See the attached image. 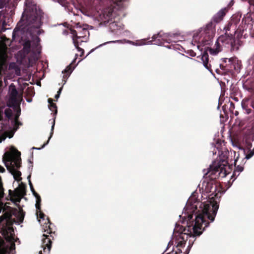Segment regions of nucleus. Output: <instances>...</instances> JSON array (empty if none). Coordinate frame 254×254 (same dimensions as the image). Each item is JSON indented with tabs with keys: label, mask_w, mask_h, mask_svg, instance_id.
Returning <instances> with one entry per match:
<instances>
[{
	"label": "nucleus",
	"mask_w": 254,
	"mask_h": 254,
	"mask_svg": "<svg viewBox=\"0 0 254 254\" xmlns=\"http://www.w3.org/2000/svg\"><path fill=\"white\" fill-rule=\"evenodd\" d=\"M4 171V168L0 166V173H3ZM9 194L10 195V200L18 208L11 209L6 204L0 202V213H2V215L0 216V233L6 240V242H0V254H14L15 252V243L17 240L14 237V229L11 223L9 222L12 213L16 218V220H14V222L17 225L23 222L25 215L22 209L18 205L24 194V190L18 188L13 191L9 190ZM3 194L4 189L0 177V199L3 196Z\"/></svg>",
	"instance_id": "obj_1"
},
{
	"label": "nucleus",
	"mask_w": 254,
	"mask_h": 254,
	"mask_svg": "<svg viewBox=\"0 0 254 254\" xmlns=\"http://www.w3.org/2000/svg\"><path fill=\"white\" fill-rule=\"evenodd\" d=\"M25 6L21 18L13 30L12 38L15 39L20 35L27 36L35 33L40 34L39 29L42 24L44 13L38 8L34 1H25Z\"/></svg>",
	"instance_id": "obj_2"
},
{
	"label": "nucleus",
	"mask_w": 254,
	"mask_h": 254,
	"mask_svg": "<svg viewBox=\"0 0 254 254\" xmlns=\"http://www.w3.org/2000/svg\"><path fill=\"white\" fill-rule=\"evenodd\" d=\"M202 205V213H199L196 216L192 231L187 235V240H189V243L190 246L195 240V237L200 235L204 228L207 227L208 224L205 223L204 219L207 218L211 222H213L218 209V206L216 204L211 203L204 202Z\"/></svg>",
	"instance_id": "obj_3"
},
{
	"label": "nucleus",
	"mask_w": 254,
	"mask_h": 254,
	"mask_svg": "<svg viewBox=\"0 0 254 254\" xmlns=\"http://www.w3.org/2000/svg\"><path fill=\"white\" fill-rule=\"evenodd\" d=\"M11 151L12 153L8 152L4 153L3 161L7 170L13 176L14 179L20 181L22 179L21 173L18 169L21 164L20 153L14 148H11Z\"/></svg>",
	"instance_id": "obj_4"
},
{
	"label": "nucleus",
	"mask_w": 254,
	"mask_h": 254,
	"mask_svg": "<svg viewBox=\"0 0 254 254\" xmlns=\"http://www.w3.org/2000/svg\"><path fill=\"white\" fill-rule=\"evenodd\" d=\"M45 214L40 212L39 213V222L41 223V220L44 221V223L43 225L44 232L46 233H44L43 235V236L45 237L44 239H43V252L46 254H49L51 247V241L50 239L48 238L49 236L47 235L48 234L51 233V230L50 229V221L48 218H45Z\"/></svg>",
	"instance_id": "obj_5"
},
{
	"label": "nucleus",
	"mask_w": 254,
	"mask_h": 254,
	"mask_svg": "<svg viewBox=\"0 0 254 254\" xmlns=\"http://www.w3.org/2000/svg\"><path fill=\"white\" fill-rule=\"evenodd\" d=\"M21 101H22V95L19 94L15 86L11 84L9 86L8 92V107H15Z\"/></svg>",
	"instance_id": "obj_6"
},
{
	"label": "nucleus",
	"mask_w": 254,
	"mask_h": 254,
	"mask_svg": "<svg viewBox=\"0 0 254 254\" xmlns=\"http://www.w3.org/2000/svg\"><path fill=\"white\" fill-rule=\"evenodd\" d=\"M145 40V39H142V40H137L136 41H132L130 40L124 39L123 40H115V41H108L107 42H105L102 44H100L99 46L97 47L95 49H96L100 47H102L103 46L106 45L107 44H109V43H118L123 44V43H126L132 45L134 46H144L145 45L151 44L152 42L151 41H148L147 43H146L144 42Z\"/></svg>",
	"instance_id": "obj_7"
},
{
	"label": "nucleus",
	"mask_w": 254,
	"mask_h": 254,
	"mask_svg": "<svg viewBox=\"0 0 254 254\" xmlns=\"http://www.w3.org/2000/svg\"><path fill=\"white\" fill-rule=\"evenodd\" d=\"M7 46L4 41H0V65L3 64L6 60Z\"/></svg>",
	"instance_id": "obj_8"
},
{
	"label": "nucleus",
	"mask_w": 254,
	"mask_h": 254,
	"mask_svg": "<svg viewBox=\"0 0 254 254\" xmlns=\"http://www.w3.org/2000/svg\"><path fill=\"white\" fill-rule=\"evenodd\" d=\"M114 11L112 9H106L103 12V16L104 17L105 20L104 21V23H100L99 24L100 26H102L103 25H106L109 21L114 17Z\"/></svg>",
	"instance_id": "obj_9"
},
{
	"label": "nucleus",
	"mask_w": 254,
	"mask_h": 254,
	"mask_svg": "<svg viewBox=\"0 0 254 254\" xmlns=\"http://www.w3.org/2000/svg\"><path fill=\"white\" fill-rule=\"evenodd\" d=\"M79 23L77 24V28H79V36H77V39L83 38L87 39L86 36L89 35V32L87 29L88 25H83V27H78Z\"/></svg>",
	"instance_id": "obj_10"
},
{
	"label": "nucleus",
	"mask_w": 254,
	"mask_h": 254,
	"mask_svg": "<svg viewBox=\"0 0 254 254\" xmlns=\"http://www.w3.org/2000/svg\"><path fill=\"white\" fill-rule=\"evenodd\" d=\"M225 11L226 8H223L221 9L216 14H215L213 17L214 21L216 23L220 22L226 14Z\"/></svg>",
	"instance_id": "obj_11"
},
{
	"label": "nucleus",
	"mask_w": 254,
	"mask_h": 254,
	"mask_svg": "<svg viewBox=\"0 0 254 254\" xmlns=\"http://www.w3.org/2000/svg\"><path fill=\"white\" fill-rule=\"evenodd\" d=\"M70 31H71V33L72 35V38L73 43L74 44L75 47L77 49V50L79 52H81V53L83 54V49H82L81 48H80L78 47L79 42H78V40L79 39H77V36H78L77 31L74 30H72V29L70 30Z\"/></svg>",
	"instance_id": "obj_12"
},
{
	"label": "nucleus",
	"mask_w": 254,
	"mask_h": 254,
	"mask_svg": "<svg viewBox=\"0 0 254 254\" xmlns=\"http://www.w3.org/2000/svg\"><path fill=\"white\" fill-rule=\"evenodd\" d=\"M201 60V61L202 62L204 67L206 69H207V70H208L209 71H210V70L207 65L208 62V55L206 51L204 52L202 54Z\"/></svg>",
	"instance_id": "obj_13"
},
{
	"label": "nucleus",
	"mask_w": 254,
	"mask_h": 254,
	"mask_svg": "<svg viewBox=\"0 0 254 254\" xmlns=\"http://www.w3.org/2000/svg\"><path fill=\"white\" fill-rule=\"evenodd\" d=\"M213 164L212 165H210L209 168L207 169L206 171L205 169L203 170V174L204 175H206L209 172H212V174L216 172L219 171V167H217L215 166L214 167H213Z\"/></svg>",
	"instance_id": "obj_14"
},
{
	"label": "nucleus",
	"mask_w": 254,
	"mask_h": 254,
	"mask_svg": "<svg viewBox=\"0 0 254 254\" xmlns=\"http://www.w3.org/2000/svg\"><path fill=\"white\" fill-rule=\"evenodd\" d=\"M52 123V127H51V131L50 137H49V139H48V140L47 141V142L46 143H44L42 145L41 148H44L46 145H47L48 144L50 139L51 138V137L52 136V135H53V130H54V126H55V120H53Z\"/></svg>",
	"instance_id": "obj_15"
},
{
	"label": "nucleus",
	"mask_w": 254,
	"mask_h": 254,
	"mask_svg": "<svg viewBox=\"0 0 254 254\" xmlns=\"http://www.w3.org/2000/svg\"><path fill=\"white\" fill-rule=\"evenodd\" d=\"M35 198H36V204L35 207L37 209H40V202H41V198L40 195L38 194H36Z\"/></svg>",
	"instance_id": "obj_16"
},
{
	"label": "nucleus",
	"mask_w": 254,
	"mask_h": 254,
	"mask_svg": "<svg viewBox=\"0 0 254 254\" xmlns=\"http://www.w3.org/2000/svg\"><path fill=\"white\" fill-rule=\"evenodd\" d=\"M208 50L210 55L215 56L217 55L219 52L220 50L218 48L212 49L211 48H208Z\"/></svg>",
	"instance_id": "obj_17"
},
{
	"label": "nucleus",
	"mask_w": 254,
	"mask_h": 254,
	"mask_svg": "<svg viewBox=\"0 0 254 254\" xmlns=\"http://www.w3.org/2000/svg\"><path fill=\"white\" fill-rule=\"evenodd\" d=\"M72 70L71 68L70 65H69L66 67V68L64 69V72L66 73V75H64L63 76L64 78H67L69 76V74L72 72Z\"/></svg>",
	"instance_id": "obj_18"
},
{
	"label": "nucleus",
	"mask_w": 254,
	"mask_h": 254,
	"mask_svg": "<svg viewBox=\"0 0 254 254\" xmlns=\"http://www.w3.org/2000/svg\"><path fill=\"white\" fill-rule=\"evenodd\" d=\"M4 114L8 119H10L12 114V110L9 108L6 109L4 110Z\"/></svg>",
	"instance_id": "obj_19"
},
{
	"label": "nucleus",
	"mask_w": 254,
	"mask_h": 254,
	"mask_svg": "<svg viewBox=\"0 0 254 254\" xmlns=\"http://www.w3.org/2000/svg\"><path fill=\"white\" fill-rule=\"evenodd\" d=\"M254 155V151L253 150H250L249 151V153L246 155L245 158L247 160L250 159Z\"/></svg>",
	"instance_id": "obj_20"
},
{
	"label": "nucleus",
	"mask_w": 254,
	"mask_h": 254,
	"mask_svg": "<svg viewBox=\"0 0 254 254\" xmlns=\"http://www.w3.org/2000/svg\"><path fill=\"white\" fill-rule=\"evenodd\" d=\"M19 116L20 115H18V114H15V115L14 122H15V124L16 125H21V123H20L18 121V118H19Z\"/></svg>",
	"instance_id": "obj_21"
},
{
	"label": "nucleus",
	"mask_w": 254,
	"mask_h": 254,
	"mask_svg": "<svg viewBox=\"0 0 254 254\" xmlns=\"http://www.w3.org/2000/svg\"><path fill=\"white\" fill-rule=\"evenodd\" d=\"M244 170L243 167L238 165L236 166L234 172H238L239 174L242 172Z\"/></svg>",
	"instance_id": "obj_22"
},
{
	"label": "nucleus",
	"mask_w": 254,
	"mask_h": 254,
	"mask_svg": "<svg viewBox=\"0 0 254 254\" xmlns=\"http://www.w3.org/2000/svg\"><path fill=\"white\" fill-rule=\"evenodd\" d=\"M14 70V73L16 75L19 76L20 75L21 70L20 68L18 66L15 67Z\"/></svg>",
	"instance_id": "obj_23"
},
{
	"label": "nucleus",
	"mask_w": 254,
	"mask_h": 254,
	"mask_svg": "<svg viewBox=\"0 0 254 254\" xmlns=\"http://www.w3.org/2000/svg\"><path fill=\"white\" fill-rule=\"evenodd\" d=\"M29 186H30V188L31 190V191H32V193H33V194L34 195V196H35V197H36V195H35V194H37V193L35 192V191L34 190V189H33V188L32 184V183H31V181H30V180H29Z\"/></svg>",
	"instance_id": "obj_24"
},
{
	"label": "nucleus",
	"mask_w": 254,
	"mask_h": 254,
	"mask_svg": "<svg viewBox=\"0 0 254 254\" xmlns=\"http://www.w3.org/2000/svg\"><path fill=\"white\" fill-rule=\"evenodd\" d=\"M62 87L59 89V91H58L57 94L55 95V97L56 99H58L60 96L61 91H62Z\"/></svg>",
	"instance_id": "obj_25"
},
{
	"label": "nucleus",
	"mask_w": 254,
	"mask_h": 254,
	"mask_svg": "<svg viewBox=\"0 0 254 254\" xmlns=\"http://www.w3.org/2000/svg\"><path fill=\"white\" fill-rule=\"evenodd\" d=\"M17 65L15 63H11L9 64V69H14L15 67H16Z\"/></svg>",
	"instance_id": "obj_26"
},
{
	"label": "nucleus",
	"mask_w": 254,
	"mask_h": 254,
	"mask_svg": "<svg viewBox=\"0 0 254 254\" xmlns=\"http://www.w3.org/2000/svg\"><path fill=\"white\" fill-rule=\"evenodd\" d=\"M30 42L29 41H27L25 43V44L24 45V48H30Z\"/></svg>",
	"instance_id": "obj_27"
},
{
	"label": "nucleus",
	"mask_w": 254,
	"mask_h": 254,
	"mask_svg": "<svg viewBox=\"0 0 254 254\" xmlns=\"http://www.w3.org/2000/svg\"><path fill=\"white\" fill-rule=\"evenodd\" d=\"M52 101V100H51V99H49V103H50V104H51V106L52 107H53V108H56V106L55 104H54V103H51V102H50V101Z\"/></svg>",
	"instance_id": "obj_28"
},
{
	"label": "nucleus",
	"mask_w": 254,
	"mask_h": 254,
	"mask_svg": "<svg viewBox=\"0 0 254 254\" xmlns=\"http://www.w3.org/2000/svg\"><path fill=\"white\" fill-rule=\"evenodd\" d=\"M20 113H21V110H20V108L19 107H17L16 108V114H18V115H20Z\"/></svg>",
	"instance_id": "obj_29"
},
{
	"label": "nucleus",
	"mask_w": 254,
	"mask_h": 254,
	"mask_svg": "<svg viewBox=\"0 0 254 254\" xmlns=\"http://www.w3.org/2000/svg\"><path fill=\"white\" fill-rule=\"evenodd\" d=\"M26 101L28 103H31L32 101V99H26Z\"/></svg>",
	"instance_id": "obj_30"
},
{
	"label": "nucleus",
	"mask_w": 254,
	"mask_h": 254,
	"mask_svg": "<svg viewBox=\"0 0 254 254\" xmlns=\"http://www.w3.org/2000/svg\"><path fill=\"white\" fill-rule=\"evenodd\" d=\"M185 244L182 242L179 243L178 246L180 245L181 247L183 246Z\"/></svg>",
	"instance_id": "obj_31"
},
{
	"label": "nucleus",
	"mask_w": 254,
	"mask_h": 254,
	"mask_svg": "<svg viewBox=\"0 0 254 254\" xmlns=\"http://www.w3.org/2000/svg\"><path fill=\"white\" fill-rule=\"evenodd\" d=\"M215 45H216V48H218V47L219 46V43H218V41H216Z\"/></svg>",
	"instance_id": "obj_32"
},
{
	"label": "nucleus",
	"mask_w": 254,
	"mask_h": 254,
	"mask_svg": "<svg viewBox=\"0 0 254 254\" xmlns=\"http://www.w3.org/2000/svg\"><path fill=\"white\" fill-rule=\"evenodd\" d=\"M32 149H34V150H40V149H41V148H37V147H33L32 148Z\"/></svg>",
	"instance_id": "obj_33"
},
{
	"label": "nucleus",
	"mask_w": 254,
	"mask_h": 254,
	"mask_svg": "<svg viewBox=\"0 0 254 254\" xmlns=\"http://www.w3.org/2000/svg\"><path fill=\"white\" fill-rule=\"evenodd\" d=\"M30 177H31V175L30 174V175H28V176L27 177V179L28 180V181H29V180H30Z\"/></svg>",
	"instance_id": "obj_34"
},
{
	"label": "nucleus",
	"mask_w": 254,
	"mask_h": 254,
	"mask_svg": "<svg viewBox=\"0 0 254 254\" xmlns=\"http://www.w3.org/2000/svg\"><path fill=\"white\" fill-rule=\"evenodd\" d=\"M237 159H235V160H234V165H235V166H236V162H237Z\"/></svg>",
	"instance_id": "obj_35"
},
{
	"label": "nucleus",
	"mask_w": 254,
	"mask_h": 254,
	"mask_svg": "<svg viewBox=\"0 0 254 254\" xmlns=\"http://www.w3.org/2000/svg\"><path fill=\"white\" fill-rule=\"evenodd\" d=\"M58 1L59 2V3H60V4H62V2H63V1L60 0V1Z\"/></svg>",
	"instance_id": "obj_36"
},
{
	"label": "nucleus",
	"mask_w": 254,
	"mask_h": 254,
	"mask_svg": "<svg viewBox=\"0 0 254 254\" xmlns=\"http://www.w3.org/2000/svg\"><path fill=\"white\" fill-rule=\"evenodd\" d=\"M42 254V252L41 251H40L39 252V254Z\"/></svg>",
	"instance_id": "obj_37"
},
{
	"label": "nucleus",
	"mask_w": 254,
	"mask_h": 254,
	"mask_svg": "<svg viewBox=\"0 0 254 254\" xmlns=\"http://www.w3.org/2000/svg\"><path fill=\"white\" fill-rule=\"evenodd\" d=\"M82 13H83L84 15H87V16H89V15H88V14H84L83 12H82Z\"/></svg>",
	"instance_id": "obj_38"
},
{
	"label": "nucleus",
	"mask_w": 254,
	"mask_h": 254,
	"mask_svg": "<svg viewBox=\"0 0 254 254\" xmlns=\"http://www.w3.org/2000/svg\"><path fill=\"white\" fill-rule=\"evenodd\" d=\"M95 49H92L91 51V52H93Z\"/></svg>",
	"instance_id": "obj_39"
},
{
	"label": "nucleus",
	"mask_w": 254,
	"mask_h": 254,
	"mask_svg": "<svg viewBox=\"0 0 254 254\" xmlns=\"http://www.w3.org/2000/svg\"><path fill=\"white\" fill-rule=\"evenodd\" d=\"M65 82H66V81L64 80V84H65Z\"/></svg>",
	"instance_id": "obj_40"
}]
</instances>
